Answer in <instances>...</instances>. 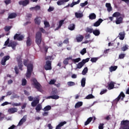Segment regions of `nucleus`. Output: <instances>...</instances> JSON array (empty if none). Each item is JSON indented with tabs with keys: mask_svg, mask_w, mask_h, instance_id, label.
<instances>
[{
	"mask_svg": "<svg viewBox=\"0 0 129 129\" xmlns=\"http://www.w3.org/2000/svg\"><path fill=\"white\" fill-rule=\"evenodd\" d=\"M81 55H84L86 53V48H83L80 52Z\"/></svg>",
	"mask_w": 129,
	"mask_h": 129,
	"instance_id": "57",
	"label": "nucleus"
},
{
	"mask_svg": "<svg viewBox=\"0 0 129 129\" xmlns=\"http://www.w3.org/2000/svg\"><path fill=\"white\" fill-rule=\"evenodd\" d=\"M57 93H58V91L57 90V89H53L51 91L52 95H56V94H57Z\"/></svg>",
	"mask_w": 129,
	"mask_h": 129,
	"instance_id": "48",
	"label": "nucleus"
},
{
	"mask_svg": "<svg viewBox=\"0 0 129 129\" xmlns=\"http://www.w3.org/2000/svg\"><path fill=\"white\" fill-rule=\"evenodd\" d=\"M89 60H90V58H87L85 59H83L82 61L78 63L77 68L78 69H81V68L85 65L86 63L89 61Z\"/></svg>",
	"mask_w": 129,
	"mask_h": 129,
	"instance_id": "6",
	"label": "nucleus"
},
{
	"mask_svg": "<svg viewBox=\"0 0 129 129\" xmlns=\"http://www.w3.org/2000/svg\"><path fill=\"white\" fill-rule=\"evenodd\" d=\"M35 24L37 25H40L41 24V20L39 19V17H37L34 19Z\"/></svg>",
	"mask_w": 129,
	"mask_h": 129,
	"instance_id": "38",
	"label": "nucleus"
},
{
	"mask_svg": "<svg viewBox=\"0 0 129 129\" xmlns=\"http://www.w3.org/2000/svg\"><path fill=\"white\" fill-rule=\"evenodd\" d=\"M17 17V14L15 13H11L9 14L8 20L9 19H15Z\"/></svg>",
	"mask_w": 129,
	"mask_h": 129,
	"instance_id": "21",
	"label": "nucleus"
},
{
	"mask_svg": "<svg viewBox=\"0 0 129 129\" xmlns=\"http://www.w3.org/2000/svg\"><path fill=\"white\" fill-rule=\"evenodd\" d=\"M18 112V108L16 107L10 108L8 109V112L9 114H13V113H15V112Z\"/></svg>",
	"mask_w": 129,
	"mask_h": 129,
	"instance_id": "12",
	"label": "nucleus"
},
{
	"mask_svg": "<svg viewBox=\"0 0 129 129\" xmlns=\"http://www.w3.org/2000/svg\"><path fill=\"white\" fill-rule=\"evenodd\" d=\"M44 24L45 28H49L50 27V24H49V22L47 21L44 22Z\"/></svg>",
	"mask_w": 129,
	"mask_h": 129,
	"instance_id": "56",
	"label": "nucleus"
},
{
	"mask_svg": "<svg viewBox=\"0 0 129 129\" xmlns=\"http://www.w3.org/2000/svg\"><path fill=\"white\" fill-rule=\"evenodd\" d=\"M45 70H52V61L50 60H46L44 65Z\"/></svg>",
	"mask_w": 129,
	"mask_h": 129,
	"instance_id": "7",
	"label": "nucleus"
},
{
	"mask_svg": "<svg viewBox=\"0 0 129 129\" xmlns=\"http://www.w3.org/2000/svg\"><path fill=\"white\" fill-rule=\"evenodd\" d=\"M45 98H46V99H59V96L57 95H52V96L45 97Z\"/></svg>",
	"mask_w": 129,
	"mask_h": 129,
	"instance_id": "13",
	"label": "nucleus"
},
{
	"mask_svg": "<svg viewBox=\"0 0 129 129\" xmlns=\"http://www.w3.org/2000/svg\"><path fill=\"white\" fill-rule=\"evenodd\" d=\"M114 88V82H110L109 83H108V90H111Z\"/></svg>",
	"mask_w": 129,
	"mask_h": 129,
	"instance_id": "16",
	"label": "nucleus"
},
{
	"mask_svg": "<svg viewBox=\"0 0 129 129\" xmlns=\"http://www.w3.org/2000/svg\"><path fill=\"white\" fill-rule=\"evenodd\" d=\"M21 85L22 86H26L27 85V80L26 79H22Z\"/></svg>",
	"mask_w": 129,
	"mask_h": 129,
	"instance_id": "42",
	"label": "nucleus"
},
{
	"mask_svg": "<svg viewBox=\"0 0 129 129\" xmlns=\"http://www.w3.org/2000/svg\"><path fill=\"white\" fill-rule=\"evenodd\" d=\"M117 69V66H111L109 68V71L110 72H112V71H115Z\"/></svg>",
	"mask_w": 129,
	"mask_h": 129,
	"instance_id": "35",
	"label": "nucleus"
},
{
	"mask_svg": "<svg viewBox=\"0 0 129 129\" xmlns=\"http://www.w3.org/2000/svg\"><path fill=\"white\" fill-rule=\"evenodd\" d=\"M88 72V68L87 67H86L84 69L82 72V74L83 75H86V74Z\"/></svg>",
	"mask_w": 129,
	"mask_h": 129,
	"instance_id": "36",
	"label": "nucleus"
},
{
	"mask_svg": "<svg viewBox=\"0 0 129 129\" xmlns=\"http://www.w3.org/2000/svg\"><path fill=\"white\" fill-rule=\"evenodd\" d=\"M26 45H27V47H30V46H31V45H32V41H31L30 37H28L27 38Z\"/></svg>",
	"mask_w": 129,
	"mask_h": 129,
	"instance_id": "23",
	"label": "nucleus"
},
{
	"mask_svg": "<svg viewBox=\"0 0 129 129\" xmlns=\"http://www.w3.org/2000/svg\"><path fill=\"white\" fill-rule=\"evenodd\" d=\"M35 107V110L36 112H40L42 110V105L41 104H38Z\"/></svg>",
	"mask_w": 129,
	"mask_h": 129,
	"instance_id": "22",
	"label": "nucleus"
},
{
	"mask_svg": "<svg viewBox=\"0 0 129 129\" xmlns=\"http://www.w3.org/2000/svg\"><path fill=\"white\" fill-rule=\"evenodd\" d=\"M93 118L92 117H89L87 119V121L85 122V125H88V124H89L90 122L92 121Z\"/></svg>",
	"mask_w": 129,
	"mask_h": 129,
	"instance_id": "33",
	"label": "nucleus"
},
{
	"mask_svg": "<svg viewBox=\"0 0 129 129\" xmlns=\"http://www.w3.org/2000/svg\"><path fill=\"white\" fill-rule=\"evenodd\" d=\"M84 37H83V36L81 35L80 36H78L76 38V40L77 42H82V41L83 40Z\"/></svg>",
	"mask_w": 129,
	"mask_h": 129,
	"instance_id": "37",
	"label": "nucleus"
},
{
	"mask_svg": "<svg viewBox=\"0 0 129 129\" xmlns=\"http://www.w3.org/2000/svg\"><path fill=\"white\" fill-rule=\"evenodd\" d=\"M18 45V43L15 41L11 42V47L13 50H16V47Z\"/></svg>",
	"mask_w": 129,
	"mask_h": 129,
	"instance_id": "31",
	"label": "nucleus"
},
{
	"mask_svg": "<svg viewBox=\"0 0 129 129\" xmlns=\"http://www.w3.org/2000/svg\"><path fill=\"white\" fill-rule=\"evenodd\" d=\"M31 82L35 88H36L38 91H40V90H41V88H42V86L40 83L38 82L37 79L36 78H33L32 80H31Z\"/></svg>",
	"mask_w": 129,
	"mask_h": 129,
	"instance_id": "4",
	"label": "nucleus"
},
{
	"mask_svg": "<svg viewBox=\"0 0 129 129\" xmlns=\"http://www.w3.org/2000/svg\"><path fill=\"white\" fill-rule=\"evenodd\" d=\"M86 83V79L83 78L81 80V86L82 87H85V84Z\"/></svg>",
	"mask_w": 129,
	"mask_h": 129,
	"instance_id": "30",
	"label": "nucleus"
},
{
	"mask_svg": "<svg viewBox=\"0 0 129 129\" xmlns=\"http://www.w3.org/2000/svg\"><path fill=\"white\" fill-rule=\"evenodd\" d=\"M8 104H12V103L8 102H5L1 104L2 106H5V105H8Z\"/></svg>",
	"mask_w": 129,
	"mask_h": 129,
	"instance_id": "58",
	"label": "nucleus"
},
{
	"mask_svg": "<svg viewBox=\"0 0 129 129\" xmlns=\"http://www.w3.org/2000/svg\"><path fill=\"white\" fill-rule=\"evenodd\" d=\"M72 61H73V62H74V63H78V62H80V61H81V58L78 57L76 59H72Z\"/></svg>",
	"mask_w": 129,
	"mask_h": 129,
	"instance_id": "40",
	"label": "nucleus"
},
{
	"mask_svg": "<svg viewBox=\"0 0 129 129\" xmlns=\"http://www.w3.org/2000/svg\"><path fill=\"white\" fill-rule=\"evenodd\" d=\"M107 92V89H103L102 91H101L100 93V94L101 95H102V94H104V93H106Z\"/></svg>",
	"mask_w": 129,
	"mask_h": 129,
	"instance_id": "59",
	"label": "nucleus"
},
{
	"mask_svg": "<svg viewBox=\"0 0 129 129\" xmlns=\"http://www.w3.org/2000/svg\"><path fill=\"white\" fill-rule=\"evenodd\" d=\"M125 97V95H124V93L123 92H121L118 96L114 100H113L112 104L116 105L117 104L118 102L119 101V100H121V101L123 100V98Z\"/></svg>",
	"mask_w": 129,
	"mask_h": 129,
	"instance_id": "3",
	"label": "nucleus"
},
{
	"mask_svg": "<svg viewBox=\"0 0 129 129\" xmlns=\"http://www.w3.org/2000/svg\"><path fill=\"white\" fill-rule=\"evenodd\" d=\"M123 21V18L122 17H120L119 18H117L115 21V23L116 25H119L120 24H122Z\"/></svg>",
	"mask_w": 129,
	"mask_h": 129,
	"instance_id": "14",
	"label": "nucleus"
},
{
	"mask_svg": "<svg viewBox=\"0 0 129 129\" xmlns=\"http://www.w3.org/2000/svg\"><path fill=\"white\" fill-rule=\"evenodd\" d=\"M75 17L76 18H77V19L80 18H83V14L78 13V12H76L75 13Z\"/></svg>",
	"mask_w": 129,
	"mask_h": 129,
	"instance_id": "29",
	"label": "nucleus"
},
{
	"mask_svg": "<svg viewBox=\"0 0 129 129\" xmlns=\"http://www.w3.org/2000/svg\"><path fill=\"white\" fill-rule=\"evenodd\" d=\"M103 125H104V123H100L98 126L99 129H103L104 127Z\"/></svg>",
	"mask_w": 129,
	"mask_h": 129,
	"instance_id": "61",
	"label": "nucleus"
},
{
	"mask_svg": "<svg viewBox=\"0 0 129 129\" xmlns=\"http://www.w3.org/2000/svg\"><path fill=\"white\" fill-rule=\"evenodd\" d=\"M94 96H93L92 94H89L88 96H87L85 98L86 99H91L92 98H94Z\"/></svg>",
	"mask_w": 129,
	"mask_h": 129,
	"instance_id": "45",
	"label": "nucleus"
},
{
	"mask_svg": "<svg viewBox=\"0 0 129 129\" xmlns=\"http://www.w3.org/2000/svg\"><path fill=\"white\" fill-rule=\"evenodd\" d=\"M18 67L20 69V70H23V63L22 61V60L19 59L18 60Z\"/></svg>",
	"mask_w": 129,
	"mask_h": 129,
	"instance_id": "24",
	"label": "nucleus"
},
{
	"mask_svg": "<svg viewBox=\"0 0 129 129\" xmlns=\"http://www.w3.org/2000/svg\"><path fill=\"white\" fill-rule=\"evenodd\" d=\"M89 18L90 20H95L96 19V15L94 13H91L89 15Z\"/></svg>",
	"mask_w": 129,
	"mask_h": 129,
	"instance_id": "27",
	"label": "nucleus"
},
{
	"mask_svg": "<svg viewBox=\"0 0 129 129\" xmlns=\"http://www.w3.org/2000/svg\"><path fill=\"white\" fill-rule=\"evenodd\" d=\"M16 74H18L19 73V69H18V67L16 66L14 68Z\"/></svg>",
	"mask_w": 129,
	"mask_h": 129,
	"instance_id": "63",
	"label": "nucleus"
},
{
	"mask_svg": "<svg viewBox=\"0 0 129 129\" xmlns=\"http://www.w3.org/2000/svg\"><path fill=\"white\" fill-rule=\"evenodd\" d=\"M90 38V34L86 33L85 35V39H89Z\"/></svg>",
	"mask_w": 129,
	"mask_h": 129,
	"instance_id": "64",
	"label": "nucleus"
},
{
	"mask_svg": "<svg viewBox=\"0 0 129 129\" xmlns=\"http://www.w3.org/2000/svg\"><path fill=\"white\" fill-rule=\"evenodd\" d=\"M24 36L21 34H16L14 36V39L15 40H17V41H23L24 40Z\"/></svg>",
	"mask_w": 129,
	"mask_h": 129,
	"instance_id": "8",
	"label": "nucleus"
},
{
	"mask_svg": "<svg viewBox=\"0 0 129 129\" xmlns=\"http://www.w3.org/2000/svg\"><path fill=\"white\" fill-rule=\"evenodd\" d=\"M10 58H11L10 55H6L4 56L1 60V64L3 65V66H6V62H7L8 60H10Z\"/></svg>",
	"mask_w": 129,
	"mask_h": 129,
	"instance_id": "9",
	"label": "nucleus"
},
{
	"mask_svg": "<svg viewBox=\"0 0 129 129\" xmlns=\"http://www.w3.org/2000/svg\"><path fill=\"white\" fill-rule=\"evenodd\" d=\"M125 36V33L124 31L119 33L118 37H119V40H123L124 39V36Z\"/></svg>",
	"mask_w": 129,
	"mask_h": 129,
	"instance_id": "17",
	"label": "nucleus"
},
{
	"mask_svg": "<svg viewBox=\"0 0 129 129\" xmlns=\"http://www.w3.org/2000/svg\"><path fill=\"white\" fill-rule=\"evenodd\" d=\"M12 106H13L14 107H15V106H21V105H22V103H13L12 104H11Z\"/></svg>",
	"mask_w": 129,
	"mask_h": 129,
	"instance_id": "47",
	"label": "nucleus"
},
{
	"mask_svg": "<svg viewBox=\"0 0 129 129\" xmlns=\"http://www.w3.org/2000/svg\"><path fill=\"white\" fill-rule=\"evenodd\" d=\"M64 22H65V19L60 20L59 21V25H58V27H56L55 30H59V29H60V28H61V27H62V25H64Z\"/></svg>",
	"mask_w": 129,
	"mask_h": 129,
	"instance_id": "20",
	"label": "nucleus"
},
{
	"mask_svg": "<svg viewBox=\"0 0 129 129\" xmlns=\"http://www.w3.org/2000/svg\"><path fill=\"white\" fill-rule=\"evenodd\" d=\"M67 84L68 85V86H74V85H75V83L74 82H68L67 83Z\"/></svg>",
	"mask_w": 129,
	"mask_h": 129,
	"instance_id": "49",
	"label": "nucleus"
},
{
	"mask_svg": "<svg viewBox=\"0 0 129 129\" xmlns=\"http://www.w3.org/2000/svg\"><path fill=\"white\" fill-rule=\"evenodd\" d=\"M63 63L64 65H68L69 64V60H68V58H65L63 61Z\"/></svg>",
	"mask_w": 129,
	"mask_h": 129,
	"instance_id": "52",
	"label": "nucleus"
},
{
	"mask_svg": "<svg viewBox=\"0 0 129 129\" xmlns=\"http://www.w3.org/2000/svg\"><path fill=\"white\" fill-rule=\"evenodd\" d=\"M93 31L94 30L93 29L87 27L86 32V33H90V34H91L92 33H93Z\"/></svg>",
	"mask_w": 129,
	"mask_h": 129,
	"instance_id": "41",
	"label": "nucleus"
},
{
	"mask_svg": "<svg viewBox=\"0 0 129 129\" xmlns=\"http://www.w3.org/2000/svg\"><path fill=\"white\" fill-rule=\"evenodd\" d=\"M102 22H103V20L102 19H99L97 22L94 23V27H99Z\"/></svg>",
	"mask_w": 129,
	"mask_h": 129,
	"instance_id": "18",
	"label": "nucleus"
},
{
	"mask_svg": "<svg viewBox=\"0 0 129 129\" xmlns=\"http://www.w3.org/2000/svg\"><path fill=\"white\" fill-rule=\"evenodd\" d=\"M10 43V38H8L7 41H5L4 46H8Z\"/></svg>",
	"mask_w": 129,
	"mask_h": 129,
	"instance_id": "60",
	"label": "nucleus"
},
{
	"mask_svg": "<svg viewBox=\"0 0 129 129\" xmlns=\"http://www.w3.org/2000/svg\"><path fill=\"white\" fill-rule=\"evenodd\" d=\"M120 128L129 129V120H122L120 122Z\"/></svg>",
	"mask_w": 129,
	"mask_h": 129,
	"instance_id": "5",
	"label": "nucleus"
},
{
	"mask_svg": "<svg viewBox=\"0 0 129 129\" xmlns=\"http://www.w3.org/2000/svg\"><path fill=\"white\" fill-rule=\"evenodd\" d=\"M128 49V46H127V45H125L124 46H123L121 48V51H122L123 52H125V51H126V50H127Z\"/></svg>",
	"mask_w": 129,
	"mask_h": 129,
	"instance_id": "39",
	"label": "nucleus"
},
{
	"mask_svg": "<svg viewBox=\"0 0 129 129\" xmlns=\"http://www.w3.org/2000/svg\"><path fill=\"white\" fill-rule=\"evenodd\" d=\"M66 123H67V122H66V121H64L63 122H61L60 123H59L58 125L60 127H61V126H63V125H64V124H66Z\"/></svg>",
	"mask_w": 129,
	"mask_h": 129,
	"instance_id": "53",
	"label": "nucleus"
},
{
	"mask_svg": "<svg viewBox=\"0 0 129 129\" xmlns=\"http://www.w3.org/2000/svg\"><path fill=\"white\" fill-rule=\"evenodd\" d=\"M68 29L70 30V31H74V30H75V24H70L68 27Z\"/></svg>",
	"mask_w": 129,
	"mask_h": 129,
	"instance_id": "26",
	"label": "nucleus"
},
{
	"mask_svg": "<svg viewBox=\"0 0 129 129\" xmlns=\"http://www.w3.org/2000/svg\"><path fill=\"white\" fill-rule=\"evenodd\" d=\"M4 3H5L6 5H10L11 3V0H5Z\"/></svg>",
	"mask_w": 129,
	"mask_h": 129,
	"instance_id": "62",
	"label": "nucleus"
},
{
	"mask_svg": "<svg viewBox=\"0 0 129 129\" xmlns=\"http://www.w3.org/2000/svg\"><path fill=\"white\" fill-rule=\"evenodd\" d=\"M87 5H88V2L85 1V3H81L80 6L82 8H84V7H85V6H87Z\"/></svg>",
	"mask_w": 129,
	"mask_h": 129,
	"instance_id": "46",
	"label": "nucleus"
},
{
	"mask_svg": "<svg viewBox=\"0 0 129 129\" xmlns=\"http://www.w3.org/2000/svg\"><path fill=\"white\" fill-rule=\"evenodd\" d=\"M120 15H121L120 13H119V12H117L113 14L112 17L113 18H118V17H120Z\"/></svg>",
	"mask_w": 129,
	"mask_h": 129,
	"instance_id": "34",
	"label": "nucleus"
},
{
	"mask_svg": "<svg viewBox=\"0 0 129 129\" xmlns=\"http://www.w3.org/2000/svg\"><path fill=\"white\" fill-rule=\"evenodd\" d=\"M93 34L95 36H99L100 35V31L99 29H95L93 31Z\"/></svg>",
	"mask_w": 129,
	"mask_h": 129,
	"instance_id": "25",
	"label": "nucleus"
},
{
	"mask_svg": "<svg viewBox=\"0 0 129 129\" xmlns=\"http://www.w3.org/2000/svg\"><path fill=\"white\" fill-rule=\"evenodd\" d=\"M29 4H30V0H24L19 2V5L23 6V7H27Z\"/></svg>",
	"mask_w": 129,
	"mask_h": 129,
	"instance_id": "10",
	"label": "nucleus"
},
{
	"mask_svg": "<svg viewBox=\"0 0 129 129\" xmlns=\"http://www.w3.org/2000/svg\"><path fill=\"white\" fill-rule=\"evenodd\" d=\"M39 102H40V99L38 98H36L35 100H34L31 102V106H32V107H36V106L39 104Z\"/></svg>",
	"mask_w": 129,
	"mask_h": 129,
	"instance_id": "11",
	"label": "nucleus"
},
{
	"mask_svg": "<svg viewBox=\"0 0 129 129\" xmlns=\"http://www.w3.org/2000/svg\"><path fill=\"white\" fill-rule=\"evenodd\" d=\"M83 105V102H78L75 106V108H79V107Z\"/></svg>",
	"mask_w": 129,
	"mask_h": 129,
	"instance_id": "28",
	"label": "nucleus"
},
{
	"mask_svg": "<svg viewBox=\"0 0 129 129\" xmlns=\"http://www.w3.org/2000/svg\"><path fill=\"white\" fill-rule=\"evenodd\" d=\"M23 64L27 67V72L26 74L27 78H31L32 73L33 72V64H29V59H25Z\"/></svg>",
	"mask_w": 129,
	"mask_h": 129,
	"instance_id": "1",
	"label": "nucleus"
},
{
	"mask_svg": "<svg viewBox=\"0 0 129 129\" xmlns=\"http://www.w3.org/2000/svg\"><path fill=\"white\" fill-rule=\"evenodd\" d=\"M35 43L40 47L41 43H42V33L38 31L35 34Z\"/></svg>",
	"mask_w": 129,
	"mask_h": 129,
	"instance_id": "2",
	"label": "nucleus"
},
{
	"mask_svg": "<svg viewBox=\"0 0 129 129\" xmlns=\"http://www.w3.org/2000/svg\"><path fill=\"white\" fill-rule=\"evenodd\" d=\"M51 109H52V107L50 105H47L43 109V111H48Z\"/></svg>",
	"mask_w": 129,
	"mask_h": 129,
	"instance_id": "32",
	"label": "nucleus"
},
{
	"mask_svg": "<svg viewBox=\"0 0 129 129\" xmlns=\"http://www.w3.org/2000/svg\"><path fill=\"white\" fill-rule=\"evenodd\" d=\"M27 120V117L26 116H24L20 120L19 122L18 123V125L21 126Z\"/></svg>",
	"mask_w": 129,
	"mask_h": 129,
	"instance_id": "19",
	"label": "nucleus"
},
{
	"mask_svg": "<svg viewBox=\"0 0 129 129\" xmlns=\"http://www.w3.org/2000/svg\"><path fill=\"white\" fill-rule=\"evenodd\" d=\"M125 57V54L121 53L119 55V59H123Z\"/></svg>",
	"mask_w": 129,
	"mask_h": 129,
	"instance_id": "54",
	"label": "nucleus"
},
{
	"mask_svg": "<svg viewBox=\"0 0 129 129\" xmlns=\"http://www.w3.org/2000/svg\"><path fill=\"white\" fill-rule=\"evenodd\" d=\"M97 60H98V58H97V57H92L90 61H91L93 63H95V62H96Z\"/></svg>",
	"mask_w": 129,
	"mask_h": 129,
	"instance_id": "55",
	"label": "nucleus"
},
{
	"mask_svg": "<svg viewBox=\"0 0 129 129\" xmlns=\"http://www.w3.org/2000/svg\"><path fill=\"white\" fill-rule=\"evenodd\" d=\"M55 83H56V80L52 79L50 81L49 84H50V85H53L55 84Z\"/></svg>",
	"mask_w": 129,
	"mask_h": 129,
	"instance_id": "51",
	"label": "nucleus"
},
{
	"mask_svg": "<svg viewBox=\"0 0 129 129\" xmlns=\"http://www.w3.org/2000/svg\"><path fill=\"white\" fill-rule=\"evenodd\" d=\"M31 9H33V10H35V11H40L41 10V7L39 6H36L35 7H32Z\"/></svg>",
	"mask_w": 129,
	"mask_h": 129,
	"instance_id": "44",
	"label": "nucleus"
},
{
	"mask_svg": "<svg viewBox=\"0 0 129 129\" xmlns=\"http://www.w3.org/2000/svg\"><path fill=\"white\" fill-rule=\"evenodd\" d=\"M105 6L107 8V11L109 13H110L112 11V7H111V4L110 3H106Z\"/></svg>",
	"mask_w": 129,
	"mask_h": 129,
	"instance_id": "15",
	"label": "nucleus"
},
{
	"mask_svg": "<svg viewBox=\"0 0 129 129\" xmlns=\"http://www.w3.org/2000/svg\"><path fill=\"white\" fill-rule=\"evenodd\" d=\"M57 5L58 6H62V5H64V1L63 0H59L57 2Z\"/></svg>",
	"mask_w": 129,
	"mask_h": 129,
	"instance_id": "50",
	"label": "nucleus"
},
{
	"mask_svg": "<svg viewBox=\"0 0 129 129\" xmlns=\"http://www.w3.org/2000/svg\"><path fill=\"white\" fill-rule=\"evenodd\" d=\"M12 29V26H6L4 28L5 32H9Z\"/></svg>",
	"mask_w": 129,
	"mask_h": 129,
	"instance_id": "43",
	"label": "nucleus"
}]
</instances>
